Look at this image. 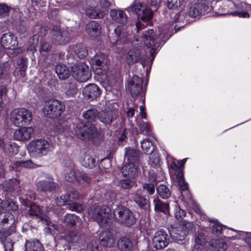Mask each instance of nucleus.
Segmentation results:
<instances>
[{
    "mask_svg": "<svg viewBox=\"0 0 251 251\" xmlns=\"http://www.w3.org/2000/svg\"><path fill=\"white\" fill-rule=\"evenodd\" d=\"M110 213L111 208L108 205H91L88 210L89 216L96 221L101 227L103 228L110 225Z\"/></svg>",
    "mask_w": 251,
    "mask_h": 251,
    "instance_id": "f257e3e1",
    "label": "nucleus"
},
{
    "mask_svg": "<svg viewBox=\"0 0 251 251\" xmlns=\"http://www.w3.org/2000/svg\"><path fill=\"white\" fill-rule=\"evenodd\" d=\"M73 129L77 136L82 140H93L98 137V130L92 124H84L80 120L73 124Z\"/></svg>",
    "mask_w": 251,
    "mask_h": 251,
    "instance_id": "f03ea898",
    "label": "nucleus"
},
{
    "mask_svg": "<svg viewBox=\"0 0 251 251\" xmlns=\"http://www.w3.org/2000/svg\"><path fill=\"white\" fill-rule=\"evenodd\" d=\"M164 38L161 33L158 36H156L153 30H149L144 34L142 41L148 48H151L150 50L151 60L154 59L162 42L166 41H163Z\"/></svg>",
    "mask_w": 251,
    "mask_h": 251,
    "instance_id": "7ed1b4c3",
    "label": "nucleus"
},
{
    "mask_svg": "<svg viewBox=\"0 0 251 251\" xmlns=\"http://www.w3.org/2000/svg\"><path fill=\"white\" fill-rule=\"evenodd\" d=\"M32 119L31 112L24 108H16L10 112V121L18 127L28 126L31 123Z\"/></svg>",
    "mask_w": 251,
    "mask_h": 251,
    "instance_id": "20e7f679",
    "label": "nucleus"
},
{
    "mask_svg": "<svg viewBox=\"0 0 251 251\" xmlns=\"http://www.w3.org/2000/svg\"><path fill=\"white\" fill-rule=\"evenodd\" d=\"M113 214L114 218L119 222L127 226L134 224L136 218L131 211L123 205H115Z\"/></svg>",
    "mask_w": 251,
    "mask_h": 251,
    "instance_id": "39448f33",
    "label": "nucleus"
},
{
    "mask_svg": "<svg viewBox=\"0 0 251 251\" xmlns=\"http://www.w3.org/2000/svg\"><path fill=\"white\" fill-rule=\"evenodd\" d=\"M53 149L52 144L45 139H37L31 141L28 145V150L30 154L36 157L46 155Z\"/></svg>",
    "mask_w": 251,
    "mask_h": 251,
    "instance_id": "423d86ee",
    "label": "nucleus"
},
{
    "mask_svg": "<svg viewBox=\"0 0 251 251\" xmlns=\"http://www.w3.org/2000/svg\"><path fill=\"white\" fill-rule=\"evenodd\" d=\"M65 109V105L61 101L50 99L45 101L42 111L45 116L54 119L60 116Z\"/></svg>",
    "mask_w": 251,
    "mask_h": 251,
    "instance_id": "0eeeda50",
    "label": "nucleus"
},
{
    "mask_svg": "<svg viewBox=\"0 0 251 251\" xmlns=\"http://www.w3.org/2000/svg\"><path fill=\"white\" fill-rule=\"evenodd\" d=\"M72 75L77 81L85 82L91 77L88 65L84 63H77L72 67Z\"/></svg>",
    "mask_w": 251,
    "mask_h": 251,
    "instance_id": "6e6552de",
    "label": "nucleus"
},
{
    "mask_svg": "<svg viewBox=\"0 0 251 251\" xmlns=\"http://www.w3.org/2000/svg\"><path fill=\"white\" fill-rule=\"evenodd\" d=\"M108 59L103 53L96 54L91 59V64L94 73L98 75L105 74L108 69Z\"/></svg>",
    "mask_w": 251,
    "mask_h": 251,
    "instance_id": "1a4fd4ad",
    "label": "nucleus"
},
{
    "mask_svg": "<svg viewBox=\"0 0 251 251\" xmlns=\"http://www.w3.org/2000/svg\"><path fill=\"white\" fill-rule=\"evenodd\" d=\"M129 8L134 12L138 15V18L144 22H149L152 17V11L144 3L137 2L132 5Z\"/></svg>",
    "mask_w": 251,
    "mask_h": 251,
    "instance_id": "9d476101",
    "label": "nucleus"
},
{
    "mask_svg": "<svg viewBox=\"0 0 251 251\" xmlns=\"http://www.w3.org/2000/svg\"><path fill=\"white\" fill-rule=\"evenodd\" d=\"M50 33L52 42L55 45L65 44L71 40L69 31L61 29L59 26H53Z\"/></svg>",
    "mask_w": 251,
    "mask_h": 251,
    "instance_id": "9b49d317",
    "label": "nucleus"
},
{
    "mask_svg": "<svg viewBox=\"0 0 251 251\" xmlns=\"http://www.w3.org/2000/svg\"><path fill=\"white\" fill-rule=\"evenodd\" d=\"M168 244L169 236L166 230L161 229L155 232L152 238V244L156 249H162L166 247Z\"/></svg>",
    "mask_w": 251,
    "mask_h": 251,
    "instance_id": "f8f14e48",
    "label": "nucleus"
},
{
    "mask_svg": "<svg viewBox=\"0 0 251 251\" xmlns=\"http://www.w3.org/2000/svg\"><path fill=\"white\" fill-rule=\"evenodd\" d=\"M143 79L136 75H133L126 86L127 90L132 98L138 97L142 88Z\"/></svg>",
    "mask_w": 251,
    "mask_h": 251,
    "instance_id": "ddd939ff",
    "label": "nucleus"
},
{
    "mask_svg": "<svg viewBox=\"0 0 251 251\" xmlns=\"http://www.w3.org/2000/svg\"><path fill=\"white\" fill-rule=\"evenodd\" d=\"M118 112L116 109H107L100 112L99 119L106 126H110L118 117Z\"/></svg>",
    "mask_w": 251,
    "mask_h": 251,
    "instance_id": "4468645a",
    "label": "nucleus"
},
{
    "mask_svg": "<svg viewBox=\"0 0 251 251\" xmlns=\"http://www.w3.org/2000/svg\"><path fill=\"white\" fill-rule=\"evenodd\" d=\"M37 189L39 192L49 191L55 192L58 188V185L53 181L52 178L38 181L36 183Z\"/></svg>",
    "mask_w": 251,
    "mask_h": 251,
    "instance_id": "2eb2a0df",
    "label": "nucleus"
},
{
    "mask_svg": "<svg viewBox=\"0 0 251 251\" xmlns=\"http://www.w3.org/2000/svg\"><path fill=\"white\" fill-rule=\"evenodd\" d=\"M1 43L5 49H14L17 45L16 38L12 33L8 32L3 34L1 37Z\"/></svg>",
    "mask_w": 251,
    "mask_h": 251,
    "instance_id": "dca6fc26",
    "label": "nucleus"
},
{
    "mask_svg": "<svg viewBox=\"0 0 251 251\" xmlns=\"http://www.w3.org/2000/svg\"><path fill=\"white\" fill-rule=\"evenodd\" d=\"M109 15L112 20L116 23L126 25L127 22V15L121 10L112 9Z\"/></svg>",
    "mask_w": 251,
    "mask_h": 251,
    "instance_id": "f3484780",
    "label": "nucleus"
},
{
    "mask_svg": "<svg viewBox=\"0 0 251 251\" xmlns=\"http://www.w3.org/2000/svg\"><path fill=\"white\" fill-rule=\"evenodd\" d=\"M82 92L85 97L92 100L99 97L100 94V89L95 84H90L85 86Z\"/></svg>",
    "mask_w": 251,
    "mask_h": 251,
    "instance_id": "a211bd4d",
    "label": "nucleus"
},
{
    "mask_svg": "<svg viewBox=\"0 0 251 251\" xmlns=\"http://www.w3.org/2000/svg\"><path fill=\"white\" fill-rule=\"evenodd\" d=\"M121 172L124 176L134 178L138 174V168L136 165L131 162L126 163L121 169Z\"/></svg>",
    "mask_w": 251,
    "mask_h": 251,
    "instance_id": "6ab92c4d",
    "label": "nucleus"
},
{
    "mask_svg": "<svg viewBox=\"0 0 251 251\" xmlns=\"http://www.w3.org/2000/svg\"><path fill=\"white\" fill-rule=\"evenodd\" d=\"M101 26L96 21L89 22L86 25L85 30L86 33L91 37L96 38L101 34Z\"/></svg>",
    "mask_w": 251,
    "mask_h": 251,
    "instance_id": "aec40b11",
    "label": "nucleus"
},
{
    "mask_svg": "<svg viewBox=\"0 0 251 251\" xmlns=\"http://www.w3.org/2000/svg\"><path fill=\"white\" fill-rule=\"evenodd\" d=\"M99 239L101 245L108 248L112 247L115 242L112 233L107 230L103 231L100 233Z\"/></svg>",
    "mask_w": 251,
    "mask_h": 251,
    "instance_id": "412c9836",
    "label": "nucleus"
},
{
    "mask_svg": "<svg viewBox=\"0 0 251 251\" xmlns=\"http://www.w3.org/2000/svg\"><path fill=\"white\" fill-rule=\"evenodd\" d=\"M171 237L177 241L183 240L187 236V232L183 229L180 225L173 226L170 230Z\"/></svg>",
    "mask_w": 251,
    "mask_h": 251,
    "instance_id": "4be33fe9",
    "label": "nucleus"
},
{
    "mask_svg": "<svg viewBox=\"0 0 251 251\" xmlns=\"http://www.w3.org/2000/svg\"><path fill=\"white\" fill-rule=\"evenodd\" d=\"M141 53L140 50L134 48L128 51L126 56V60L128 65H132L141 61Z\"/></svg>",
    "mask_w": 251,
    "mask_h": 251,
    "instance_id": "5701e85b",
    "label": "nucleus"
},
{
    "mask_svg": "<svg viewBox=\"0 0 251 251\" xmlns=\"http://www.w3.org/2000/svg\"><path fill=\"white\" fill-rule=\"evenodd\" d=\"M33 132V129L31 127L21 128L15 131L14 137L18 140L24 141L29 139Z\"/></svg>",
    "mask_w": 251,
    "mask_h": 251,
    "instance_id": "b1692460",
    "label": "nucleus"
},
{
    "mask_svg": "<svg viewBox=\"0 0 251 251\" xmlns=\"http://www.w3.org/2000/svg\"><path fill=\"white\" fill-rule=\"evenodd\" d=\"M228 248V245L222 239H213L209 242V251H225Z\"/></svg>",
    "mask_w": 251,
    "mask_h": 251,
    "instance_id": "393cba45",
    "label": "nucleus"
},
{
    "mask_svg": "<svg viewBox=\"0 0 251 251\" xmlns=\"http://www.w3.org/2000/svg\"><path fill=\"white\" fill-rule=\"evenodd\" d=\"M55 72L60 79H67L70 75V69L64 64H58L55 66Z\"/></svg>",
    "mask_w": 251,
    "mask_h": 251,
    "instance_id": "a878e982",
    "label": "nucleus"
},
{
    "mask_svg": "<svg viewBox=\"0 0 251 251\" xmlns=\"http://www.w3.org/2000/svg\"><path fill=\"white\" fill-rule=\"evenodd\" d=\"M202 3H195L189 8L188 10L185 13V18H187L188 17L195 18L199 16L202 12Z\"/></svg>",
    "mask_w": 251,
    "mask_h": 251,
    "instance_id": "bb28decb",
    "label": "nucleus"
},
{
    "mask_svg": "<svg viewBox=\"0 0 251 251\" xmlns=\"http://www.w3.org/2000/svg\"><path fill=\"white\" fill-rule=\"evenodd\" d=\"M100 112L95 108L88 109L83 112L82 115V117L88 123H92L99 119Z\"/></svg>",
    "mask_w": 251,
    "mask_h": 251,
    "instance_id": "cd10ccee",
    "label": "nucleus"
},
{
    "mask_svg": "<svg viewBox=\"0 0 251 251\" xmlns=\"http://www.w3.org/2000/svg\"><path fill=\"white\" fill-rule=\"evenodd\" d=\"M127 26L126 25H118L114 30V33L117 37L115 41H110L113 46H116L120 39L124 38L127 35L126 32Z\"/></svg>",
    "mask_w": 251,
    "mask_h": 251,
    "instance_id": "c85d7f7f",
    "label": "nucleus"
},
{
    "mask_svg": "<svg viewBox=\"0 0 251 251\" xmlns=\"http://www.w3.org/2000/svg\"><path fill=\"white\" fill-rule=\"evenodd\" d=\"M2 149L4 153L10 156L15 155L19 152L18 146L15 143L11 142L4 143Z\"/></svg>",
    "mask_w": 251,
    "mask_h": 251,
    "instance_id": "c756f323",
    "label": "nucleus"
},
{
    "mask_svg": "<svg viewBox=\"0 0 251 251\" xmlns=\"http://www.w3.org/2000/svg\"><path fill=\"white\" fill-rule=\"evenodd\" d=\"M70 167L65 169V178L69 182H73L76 180L78 170L76 169L74 165L70 162Z\"/></svg>",
    "mask_w": 251,
    "mask_h": 251,
    "instance_id": "7c9ffc66",
    "label": "nucleus"
},
{
    "mask_svg": "<svg viewBox=\"0 0 251 251\" xmlns=\"http://www.w3.org/2000/svg\"><path fill=\"white\" fill-rule=\"evenodd\" d=\"M71 50L79 58H84L88 55V50L86 47L83 44H79L71 47Z\"/></svg>",
    "mask_w": 251,
    "mask_h": 251,
    "instance_id": "2f4dec72",
    "label": "nucleus"
},
{
    "mask_svg": "<svg viewBox=\"0 0 251 251\" xmlns=\"http://www.w3.org/2000/svg\"><path fill=\"white\" fill-rule=\"evenodd\" d=\"M80 162L82 166L89 169L93 168L96 164V159L92 155L87 154L81 156Z\"/></svg>",
    "mask_w": 251,
    "mask_h": 251,
    "instance_id": "473e14b6",
    "label": "nucleus"
},
{
    "mask_svg": "<svg viewBox=\"0 0 251 251\" xmlns=\"http://www.w3.org/2000/svg\"><path fill=\"white\" fill-rule=\"evenodd\" d=\"M85 14L91 19H101L103 18L104 13L95 7L91 6L86 7L85 9Z\"/></svg>",
    "mask_w": 251,
    "mask_h": 251,
    "instance_id": "72a5a7b5",
    "label": "nucleus"
},
{
    "mask_svg": "<svg viewBox=\"0 0 251 251\" xmlns=\"http://www.w3.org/2000/svg\"><path fill=\"white\" fill-rule=\"evenodd\" d=\"M117 247L121 251H130L132 248V243L127 238H123L118 241Z\"/></svg>",
    "mask_w": 251,
    "mask_h": 251,
    "instance_id": "f704fd0d",
    "label": "nucleus"
},
{
    "mask_svg": "<svg viewBox=\"0 0 251 251\" xmlns=\"http://www.w3.org/2000/svg\"><path fill=\"white\" fill-rule=\"evenodd\" d=\"M140 156V152L135 149H126L125 157L129 161L135 163L138 161Z\"/></svg>",
    "mask_w": 251,
    "mask_h": 251,
    "instance_id": "c9c22d12",
    "label": "nucleus"
},
{
    "mask_svg": "<svg viewBox=\"0 0 251 251\" xmlns=\"http://www.w3.org/2000/svg\"><path fill=\"white\" fill-rule=\"evenodd\" d=\"M13 167L14 168L21 167L29 169L37 168L41 166V165L33 163L31 160L16 161L13 163Z\"/></svg>",
    "mask_w": 251,
    "mask_h": 251,
    "instance_id": "e433bc0d",
    "label": "nucleus"
},
{
    "mask_svg": "<svg viewBox=\"0 0 251 251\" xmlns=\"http://www.w3.org/2000/svg\"><path fill=\"white\" fill-rule=\"evenodd\" d=\"M26 251H43L41 244L37 240L32 242L27 241L25 244Z\"/></svg>",
    "mask_w": 251,
    "mask_h": 251,
    "instance_id": "4c0bfd02",
    "label": "nucleus"
},
{
    "mask_svg": "<svg viewBox=\"0 0 251 251\" xmlns=\"http://www.w3.org/2000/svg\"><path fill=\"white\" fill-rule=\"evenodd\" d=\"M63 238L69 244H75L78 243L79 241V236L74 232H69L67 234H62L60 236Z\"/></svg>",
    "mask_w": 251,
    "mask_h": 251,
    "instance_id": "58836bf2",
    "label": "nucleus"
},
{
    "mask_svg": "<svg viewBox=\"0 0 251 251\" xmlns=\"http://www.w3.org/2000/svg\"><path fill=\"white\" fill-rule=\"evenodd\" d=\"M141 147L143 151L147 154H151L154 151L152 143L148 138L141 141Z\"/></svg>",
    "mask_w": 251,
    "mask_h": 251,
    "instance_id": "ea45409f",
    "label": "nucleus"
},
{
    "mask_svg": "<svg viewBox=\"0 0 251 251\" xmlns=\"http://www.w3.org/2000/svg\"><path fill=\"white\" fill-rule=\"evenodd\" d=\"M181 227H183V229L187 232V235L191 232H194L199 228V226L188 221H183L181 224L180 225Z\"/></svg>",
    "mask_w": 251,
    "mask_h": 251,
    "instance_id": "a19ab883",
    "label": "nucleus"
},
{
    "mask_svg": "<svg viewBox=\"0 0 251 251\" xmlns=\"http://www.w3.org/2000/svg\"><path fill=\"white\" fill-rule=\"evenodd\" d=\"M223 5L224 11L227 12L225 14L231 15V12H233V10L235 11L236 9H239V4H236L231 1L226 0L224 2Z\"/></svg>",
    "mask_w": 251,
    "mask_h": 251,
    "instance_id": "79ce46f5",
    "label": "nucleus"
},
{
    "mask_svg": "<svg viewBox=\"0 0 251 251\" xmlns=\"http://www.w3.org/2000/svg\"><path fill=\"white\" fill-rule=\"evenodd\" d=\"M178 173L176 175V179L177 180L181 190H186L188 188V185L184 180L182 170L180 168L178 169Z\"/></svg>",
    "mask_w": 251,
    "mask_h": 251,
    "instance_id": "37998d69",
    "label": "nucleus"
},
{
    "mask_svg": "<svg viewBox=\"0 0 251 251\" xmlns=\"http://www.w3.org/2000/svg\"><path fill=\"white\" fill-rule=\"evenodd\" d=\"M8 190L10 192L15 194L19 193L21 191L20 181L17 178L11 179Z\"/></svg>",
    "mask_w": 251,
    "mask_h": 251,
    "instance_id": "c03bdc74",
    "label": "nucleus"
},
{
    "mask_svg": "<svg viewBox=\"0 0 251 251\" xmlns=\"http://www.w3.org/2000/svg\"><path fill=\"white\" fill-rule=\"evenodd\" d=\"M65 94L69 96H73L75 95L77 92L76 85L75 82L67 83L65 87Z\"/></svg>",
    "mask_w": 251,
    "mask_h": 251,
    "instance_id": "a18cd8bd",
    "label": "nucleus"
},
{
    "mask_svg": "<svg viewBox=\"0 0 251 251\" xmlns=\"http://www.w3.org/2000/svg\"><path fill=\"white\" fill-rule=\"evenodd\" d=\"M156 190L158 195L163 199H167L170 196V191L165 185H159L156 188Z\"/></svg>",
    "mask_w": 251,
    "mask_h": 251,
    "instance_id": "49530a36",
    "label": "nucleus"
},
{
    "mask_svg": "<svg viewBox=\"0 0 251 251\" xmlns=\"http://www.w3.org/2000/svg\"><path fill=\"white\" fill-rule=\"evenodd\" d=\"M209 221L214 223L212 226V231L214 233L219 234L224 232V228L226 227V226L221 225L216 219H209Z\"/></svg>",
    "mask_w": 251,
    "mask_h": 251,
    "instance_id": "de8ad7c7",
    "label": "nucleus"
},
{
    "mask_svg": "<svg viewBox=\"0 0 251 251\" xmlns=\"http://www.w3.org/2000/svg\"><path fill=\"white\" fill-rule=\"evenodd\" d=\"M76 180L79 184H84L85 182L89 183L91 181V179L87 174L81 172L78 170Z\"/></svg>",
    "mask_w": 251,
    "mask_h": 251,
    "instance_id": "09e8293b",
    "label": "nucleus"
},
{
    "mask_svg": "<svg viewBox=\"0 0 251 251\" xmlns=\"http://www.w3.org/2000/svg\"><path fill=\"white\" fill-rule=\"evenodd\" d=\"M27 59L22 58L20 59L19 66V73L21 77H23L25 75V71L27 69Z\"/></svg>",
    "mask_w": 251,
    "mask_h": 251,
    "instance_id": "8fccbe9b",
    "label": "nucleus"
},
{
    "mask_svg": "<svg viewBox=\"0 0 251 251\" xmlns=\"http://www.w3.org/2000/svg\"><path fill=\"white\" fill-rule=\"evenodd\" d=\"M78 218L75 214H67L65 217L64 221L66 224L75 226L78 222Z\"/></svg>",
    "mask_w": 251,
    "mask_h": 251,
    "instance_id": "3c124183",
    "label": "nucleus"
},
{
    "mask_svg": "<svg viewBox=\"0 0 251 251\" xmlns=\"http://www.w3.org/2000/svg\"><path fill=\"white\" fill-rule=\"evenodd\" d=\"M184 2V0H167V6L169 9H177Z\"/></svg>",
    "mask_w": 251,
    "mask_h": 251,
    "instance_id": "603ef678",
    "label": "nucleus"
},
{
    "mask_svg": "<svg viewBox=\"0 0 251 251\" xmlns=\"http://www.w3.org/2000/svg\"><path fill=\"white\" fill-rule=\"evenodd\" d=\"M11 9L10 6L5 3H0V18L8 16Z\"/></svg>",
    "mask_w": 251,
    "mask_h": 251,
    "instance_id": "864d4df0",
    "label": "nucleus"
},
{
    "mask_svg": "<svg viewBox=\"0 0 251 251\" xmlns=\"http://www.w3.org/2000/svg\"><path fill=\"white\" fill-rule=\"evenodd\" d=\"M135 184V182L134 180L126 179L121 180L120 181V186L124 189H130Z\"/></svg>",
    "mask_w": 251,
    "mask_h": 251,
    "instance_id": "5fc2aeb1",
    "label": "nucleus"
},
{
    "mask_svg": "<svg viewBox=\"0 0 251 251\" xmlns=\"http://www.w3.org/2000/svg\"><path fill=\"white\" fill-rule=\"evenodd\" d=\"M206 239L204 234L201 232H198L195 235V244H201L204 246Z\"/></svg>",
    "mask_w": 251,
    "mask_h": 251,
    "instance_id": "6e6d98bb",
    "label": "nucleus"
},
{
    "mask_svg": "<svg viewBox=\"0 0 251 251\" xmlns=\"http://www.w3.org/2000/svg\"><path fill=\"white\" fill-rule=\"evenodd\" d=\"M186 213V212L180 208L179 205H176L175 214L176 219L178 220L183 218Z\"/></svg>",
    "mask_w": 251,
    "mask_h": 251,
    "instance_id": "4d7b16f0",
    "label": "nucleus"
},
{
    "mask_svg": "<svg viewBox=\"0 0 251 251\" xmlns=\"http://www.w3.org/2000/svg\"><path fill=\"white\" fill-rule=\"evenodd\" d=\"M139 128L141 132L143 134L147 136L150 135V127L149 125L147 123L143 122L141 123L139 126Z\"/></svg>",
    "mask_w": 251,
    "mask_h": 251,
    "instance_id": "13d9d810",
    "label": "nucleus"
},
{
    "mask_svg": "<svg viewBox=\"0 0 251 251\" xmlns=\"http://www.w3.org/2000/svg\"><path fill=\"white\" fill-rule=\"evenodd\" d=\"M132 199L137 204H148L149 202L147 199L138 194L134 195Z\"/></svg>",
    "mask_w": 251,
    "mask_h": 251,
    "instance_id": "bf43d9fd",
    "label": "nucleus"
},
{
    "mask_svg": "<svg viewBox=\"0 0 251 251\" xmlns=\"http://www.w3.org/2000/svg\"><path fill=\"white\" fill-rule=\"evenodd\" d=\"M169 205H154V209L156 211L161 212L168 214L169 211Z\"/></svg>",
    "mask_w": 251,
    "mask_h": 251,
    "instance_id": "052dcab7",
    "label": "nucleus"
},
{
    "mask_svg": "<svg viewBox=\"0 0 251 251\" xmlns=\"http://www.w3.org/2000/svg\"><path fill=\"white\" fill-rule=\"evenodd\" d=\"M88 251H99L98 245L94 240L90 241L87 246Z\"/></svg>",
    "mask_w": 251,
    "mask_h": 251,
    "instance_id": "680f3d73",
    "label": "nucleus"
},
{
    "mask_svg": "<svg viewBox=\"0 0 251 251\" xmlns=\"http://www.w3.org/2000/svg\"><path fill=\"white\" fill-rule=\"evenodd\" d=\"M143 188L151 195H152L154 192V183H145L143 185Z\"/></svg>",
    "mask_w": 251,
    "mask_h": 251,
    "instance_id": "e2e57ef3",
    "label": "nucleus"
},
{
    "mask_svg": "<svg viewBox=\"0 0 251 251\" xmlns=\"http://www.w3.org/2000/svg\"><path fill=\"white\" fill-rule=\"evenodd\" d=\"M9 221L10 222V223H9L10 224H13L14 222V218L12 214L8 213L4 216V217L2 220L1 222L3 224H6L9 223Z\"/></svg>",
    "mask_w": 251,
    "mask_h": 251,
    "instance_id": "0e129e2a",
    "label": "nucleus"
},
{
    "mask_svg": "<svg viewBox=\"0 0 251 251\" xmlns=\"http://www.w3.org/2000/svg\"><path fill=\"white\" fill-rule=\"evenodd\" d=\"M239 9H236L233 12H231V15L235 16H238L240 18H249L250 15L248 12L239 11Z\"/></svg>",
    "mask_w": 251,
    "mask_h": 251,
    "instance_id": "69168bd1",
    "label": "nucleus"
},
{
    "mask_svg": "<svg viewBox=\"0 0 251 251\" xmlns=\"http://www.w3.org/2000/svg\"><path fill=\"white\" fill-rule=\"evenodd\" d=\"M9 70V65L7 63L0 64V78L2 75Z\"/></svg>",
    "mask_w": 251,
    "mask_h": 251,
    "instance_id": "338daca9",
    "label": "nucleus"
},
{
    "mask_svg": "<svg viewBox=\"0 0 251 251\" xmlns=\"http://www.w3.org/2000/svg\"><path fill=\"white\" fill-rule=\"evenodd\" d=\"M5 251H13V242L11 240H6L3 243Z\"/></svg>",
    "mask_w": 251,
    "mask_h": 251,
    "instance_id": "774afa93",
    "label": "nucleus"
}]
</instances>
